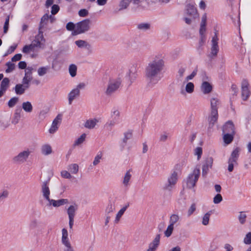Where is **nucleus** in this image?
I'll list each match as a JSON object with an SVG mask.
<instances>
[{
    "mask_svg": "<svg viewBox=\"0 0 251 251\" xmlns=\"http://www.w3.org/2000/svg\"><path fill=\"white\" fill-rule=\"evenodd\" d=\"M164 67V61L162 59H156L148 64L146 68L145 75L149 84H155L161 79L160 74Z\"/></svg>",
    "mask_w": 251,
    "mask_h": 251,
    "instance_id": "nucleus-1",
    "label": "nucleus"
},
{
    "mask_svg": "<svg viewBox=\"0 0 251 251\" xmlns=\"http://www.w3.org/2000/svg\"><path fill=\"white\" fill-rule=\"evenodd\" d=\"M200 176V169L199 168H196L186 178L187 188L190 189L194 187Z\"/></svg>",
    "mask_w": 251,
    "mask_h": 251,
    "instance_id": "nucleus-2",
    "label": "nucleus"
},
{
    "mask_svg": "<svg viewBox=\"0 0 251 251\" xmlns=\"http://www.w3.org/2000/svg\"><path fill=\"white\" fill-rule=\"evenodd\" d=\"M89 19H85L76 24L75 29L73 32V35H76L87 31L90 28Z\"/></svg>",
    "mask_w": 251,
    "mask_h": 251,
    "instance_id": "nucleus-3",
    "label": "nucleus"
},
{
    "mask_svg": "<svg viewBox=\"0 0 251 251\" xmlns=\"http://www.w3.org/2000/svg\"><path fill=\"white\" fill-rule=\"evenodd\" d=\"M239 148H236L232 151L231 153L230 156L228 160V171L230 172L233 171L234 166L237 165V160L239 156Z\"/></svg>",
    "mask_w": 251,
    "mask_h": 251,
    "instance_id": "nucleus-4",
    "label": "nucleus"
},
{
    "mask_svg": "<svg viewBox=\"0 0 251 251\" xmlns=\"http://www.w3.org/2000/svg\"><path fill=\"white\" fill-rule=\"evenodd\" d=\"M41 216V212L37 210H34L30 216V221L29 224L30 229H34L39 227L41 222L36 218H39Z\"/></svg>",
    "mask_w": 251,
    "mask_h": 251,
    "instance_id": "nucleus-5",
    "label": "nucleus"
},
{
    "mask_svg": "<svg viewBox=\"0 0 251 251\" xmlns=\"http://www.w3.org/2000/svg\"><path fill=\"white\" fill-rule=\"evenodd\" d=\"M121 82L122 81L120 78L109 81L105 92L106 94L110 96L117 91L120 87Z\"/></svg>",
    "mask_w": 251,
    "mask_h": 251,
    "instance_id": "nucleus-6",
    "label": "nucleus"
},
{
    "mask_svg": "<svg viewBox=\"0 0 251 251\" xmlns=\"http://www.w3.org/2000/svg\"><path fill=\"white\" fill-rule=\"evenodd\" d=\"M177 179V173L176 171H174L170 176L168 177L167 183L164 185L163 189L171 191L176 183Z\"/></svg>",
    "mask_w": 251,
    "mask_h": 251,
    "instance_id": "nucleus-7",
    "label": "nucleus"
},
{
    "mask_svg": "<svg viewBox=\"0 0 251 251\" xmlns=\"http://www.w3.org/2000/svg\"><path fill=\"white\" fill-rule=\"evenodd\" d=\"M249 86V83L248 81L246 79H244L241 83V96L244 101L247 100L250 95Z\"/></svg>",
    "mask_w": 251,
    "mask_h": 251,
    "instance_id": "nucleus-8",
    "label": "nucleus"
},
{
    "mask_svg": "<svg viewBox=\"0 0 251 251\" xmlns=\"http://www.w3.org/2000/svg\"><path fill=\"white\" fill-rule=\"evenodd\" d=\"M112 120L106 123L109 126H114L120 122V112L118 110L113 108L111 112Z\"/></svg>",
    "mask_w": 251,
    "mask_h": 251,
    "instance_id": "nucleus-9",
    "label": "nucleus"
},
{
    "mask_svg": "<svg viewBox=\"0 0 251 251\" xmlns=\"http://www.w3.org/2000/svg\"><path fill=\"white\" fill-rule=\"evenodd\" d=\"M30 153V152L28 150L21 152L13 158V161L16 163H23L26 160Z\"/></svg>",
    "mask_w": 251,
    "mask_h": 251,
    "instance_id": "nucleus-10",
    "label": "nucleus"
},
{
    "mask_svg": "<svg viewBox=\"0 0 251 251\" xmlns=\"http://www.w3.org/2000/svg\"><path fill=\"white\" fill-rule=\"evenodd\" d=\"M223 133H230L235 134V126L231 121H228L223 126Z\"/></svg>",
    "mask_w": 251,
    "mask_h": 251,
    "instance_id": "nucleus-11",
    "label": "nucleus"
},
{
    "mask_svg": "<svg viewBox=\"0 0 251 251\" xmlns=\"http://www.w3.org/2000/svg\"><path fill=\"white\" fill-rule=\"evenodd\" d=\"M62 116L61 114H58L55 118L53 120L51 127L49 129V132L53 134L58 129L59 124L62 120Z\"/></svg>",
    "mask_w": 251,
    "mask_h": 251,
    "instance_id": "nucleus-12",
    "label": "nucleus"
},
{
    "mask_svg": "<svg viewBox=\"0 0 251 251\" xmlns=\"http://www.w3.org/2000/svg\"><path fill=\"white\" fill-rule=\"evenodd\" d=\"M49 180L43 182L42 185V192L43 197L47 200H50V190L48 186Z\"/></svg>",
    "mask_w": 251,
    "mask_h": 251,
    "instance_id": "nucleus-13",
    "label": "nucleus"
},
{
    "mask_svg": "<svg viewBox=\"0 0 251 251\" xmlns=\"http://www.w3.org/2000/svg\"><path fill=\"white\" fill-rule=\"evenodd\" d=\"M218 118V112H211L210 115L208 118L209 123L208 128H212L215 123L217 121Z\"/></svg>",
    "mask_w": 251,
    "mask_h": 251,
    "instance_id": "nucleus-14",
    "label": "nucleus"
},
{
    "mask_svg": "<svg viewBox=\"0 0 251 251\" xmlns=\"http://www.w3.org/2000/svg\"><path fill=\"white\" fill-rule=\"evenodd\" d=\"M48 201L49 202L50 205H52L54 207H59L67 203L68 202V200L67 199H64L57 201L50 199V200Z\"/></svg>",
    "mask_w": 251,
    "mask_h": 251,
    "instance_id": "nucleus-15",
    "label": "nucleus"
},
{
    "mask_svg": "<svg viewBox=\"0 0 251 251\" xmlns=\"http://www.w3.org/2000/svg\"><path fill=\"white\" fill-rule=\"evenodd\" d=\"M186 13L188 15L195 17L197 14V8L191 4H188L186 6Z\"/></svg>",
    "mask_w": 251,
    "mask_h": 251,
    "instance_id": "nucleus-16",
    "label": "nucleus"
},
{
    "mask_svg": "<svg viewBox=\"0 0 251 251\" xmlns=\"http://www.w3.org/2000/svg\"><path fill=\"white\" fill-rule=\"evenodd\" d=\"M160 235L157 234L153 241L149 244L150 249L155 251L160 244Z\"/></svg>",
    "mask_w": 251,
    "mask_h": 251,
    "instance_id": "nucleus-17",
    "label": "nucleus"
},
{
    "mask_svg": "<svg viewBox=\"0 0 251 251\" xmlns=\"http://www.w3.org/2000/svg\"><path fill=\"white\" fill-rule=\"evenodd\" d=\"M201 89L204 94H208L212 91V86L208 82L204 81L201 84Z\"/></svg>",
    "mask_w": 251,
    "mask_h": 251,
    "instance_id": "nucleus-18",
    "label": "nucleus"
},
{
    "mask_svg": "<svg viewBox=\"0 0 251 251\" xmlns=\"http://www.w3.org/2000/svg\"><path fill=\"white\" fill-rule=\"evenodd\" d=\"M80 95V90L78 89H74L72 90L68 95L69 103L71 104L72 101L76 97L79 96Z\"/></svg>",
    "mask_w": 251,
    "mask_h": 251,
    "instance_id": "nucleus-19",
    "label": "nucleus"
},
{
    "mask_svg": "<svg viewBox=\"0 0 251 251\" xmlns=\"http://www.w3.org/2000/svg\"><path fill=\"white\" fill-rule=\"evenodd\" d=\"M220 103V100L217 98H212L210 101L211 112H218L217 105Z\"/></svg>",
    "mask_w": 251,
    "mask_h": 251,
    "instance_id": "nucleus-20",
    "label": "nucleus"
},
{
    "mask_svg": "<svg viewBox=\"0 0 251 251\" xmlns=\"http://www.w3.org/2000/svg\"><path fill=\"white\" fill-rule=\"evenodd\" d=\"M129 203L128 202L122 208H121L116 215V217L115 220V223H118L120 221V218L123 216L126 209L129 207Z\"/></svg>",
    "mask_w": 251,
    "mask_h": 251,
    "instance_id": "nucleus-21",
    "label": "nucleus"
},
{
    "mask_svg": "<svg viewBox=\"0 0 251 251\" xmlns=\"http://www.w3.org/2000/svg\"><path fill=\"white\" fill-rule=\"evenodd\" d=\"M223 138L224 143L226 145H228L233 141L235 134L230 133H223Z\"/></svg>",
    "mask_w": 251,
    "mask_h": 251,
    "instance_id": "nucleus-22",
    "label": "nucleus"
},
{
    "mask_svg": "<svg viewBox=\"0 0 251 251\" xmlns=\"http://www.w3.org/2000/svg\"><path fill=\"white\" fill-rule=\"evenodd\" d=\"M98 122L96 119L88 120L86 121L84 126L88 129H92L94 128Z\"/></svg>",
    "mask_w": 251,
    "mask_h": 251,
    "instance_id": "nucleus-23",
    "label": "nucleus"
},
{
    "mask_svg": "<svg viewBox=\"0 0 251 251\" xmlns=\"http://www.w3.org/2000/svg\"><path fill=\"white\" fill-rule=\"evenodd\" d=\"M129 78L130 79L131 83L135 80L137 77V74L135 67H131L129 70L128 74Z\"/></svg>",
    "mask_w": 251,
    "mask_h": 251,
    "instance_id": "nucleus-24",
    "label": "nucleus"
},
{
    "mask_svg": "<svg viewBox=\"0 0 251 251\" xmlns=\"http://www.w3.org/2000/svg\"><path fill=\"white\" fill-rule=\"evenodd\" d=\"M22 108L27 113H30L33 110L32 105L29 101L24 102L22 103Z\"/></svg>",
    "mask_w": 251,
    "mask_h": 251,
    "instance_id": "nucleus-25",
    "label": "nucleus"
},
{
    "mask_svg": "<svg viewBox=\"0 0 251 251\" xmlns=\"http://www.w3.org/2000/svg\"><path fill=\"white\" fill-rule=\"evenodd\" d=\"M41 152L45 155H47L52 152V149L50 145L46 144L42 146L41 148Z\"/></svg>",
    "mask_w": 251,
    "mask_h": 251,
    "instance_id": "nucleus-26",
    "label": "nucleus"
},
{
    "mask_svg": "<svg viewBox=\"0 0 251 251\" xmlns=\"http://www.w3.org/2000/svg\"><path fill=\"white\" fill-rule=\"evenodd\" d=\"M15 92L17 95H22L25 93L26 88L21 84H17L15 87Z\"/></svg>",
    "mask_w": 251,
    "mask_h": 251,
    "instance_id": "nucleus-27",
    "label": "nucleus"
},
{
    "mask_svg": "<svg viewBox=\"0 0 251 251\" xmlns=\"http://www.w3.org/2000/svg\"><path fill=\"white\" fill-rule=\"evenodd\" d=\"M49 20V16L48 14H45L41 18V21L39 24V28L42 29L45 25H46Z\"/></svg>",
    "mask_w": 251,
    "mask_h": 251,
    "instance_id": "nucleus-28",
    "label": "nucleus"
},
{
    "mask_svg": "<svg viewBox=\"0 0 251 251\" xmlns=\"http://www.w3.org/2000/svg\"><path fill=\"white\" fill-rule=\"evenodd\" d=\"M75 44L79 48L84 47L88 49L91 48V45L84 40H77L75 42Z\"/></svg>",
    "mask_w": 251,
    "mask_h": 251,
    "instance_id": "nucleus-29",
    "label": "nucleus"
},
{
    "mask_svg": "<svg viewBox=\"0 0 251 251\" xmlns=\"http://www.w3.org/2000/svg\"><path fill=\"white\" fill-rule=\"evenodd\" d=\"M137 28L140 30L147 31L151 28V25L149 23H142L137 25Z\"/></svg>",
    "mask_w": 251,
    "mask_h": 251,
    "instance_id": "nucleus-30",
    "label": "nucleus"
},
{
    "mask_svg": "<svg viewBox=\"0 0 251 251\" xmlns=\"http://www.w3.org/2000/svg\"><path fill=\"white\" fill-rule=\"evenodd\" d=\"M131 170H129L126 171L123 181V183L125 186H127L129 184V181L131 177V175L130 174Z\"/></svg>",
    "mask_w": 251,
    "mask_h": 251,
    "instance_id": "nucleus-31",
    "label": "nucleus"
},
{
    "mask_svg": "<svg viewBox=\"0 0 251 251\" xmlns=\"http://www.w3.org/2000/svg\"><path fill=\"white\" fill-rule=\"evenodd\" d=\"M77 209V206L76 205L75 208L74 205H70L67 210V213L68 214L69 218H74L75 216V212Z\"/></svg>",
    "mask_w": 251,
    "mask_h": 251,
    "instance_id": "nucleus-32",
    "label": "nucleus"
},
{
    "mask_svg": "<svg viewBox=\"0 0 251 251\" xmlns=\"http://www.w3.org/2000/svg\"><path fill=\"white\" fill-rule=\"evenodd\" d=\"M219 50L218 45H212L211 54L209 55V57L212 58L213 57L216 56L219 51Z\"/></svg>",
    "mask_w": 251,
    "mask_h": 251,
    "instance_id": "nucleus-33",
    "label": "nucleus"
},
{
    "mask_svg": "<svg viewBox=\"0 0 251 251\" xmlns=\"http://www.w3.org/2000/svg\"><path fill=\"white\" fill-rule=\"evenodd\" d=\"M212 211L210 210L204 214V215L203 216V217L202 218V225H203L204 226H206V225H208L210 217L212 214Z\"/></svg>",
    "mask_w": 251,
    "mask_h": 251,
    "instance_id": "nucleus-34",
    "label": "nucleus"
},
{
    "mask_svg": "<svg viewBox=\"0 0 251 251\" xmlns=\"http://www.w3.org/2000/svg\"><path fill=\"white\" fill-rule=\"evenodd\" d=\"M9 79L7 77L3 78L0 84V88L2 90L6 91L9 84Z\"/></svg>",
    "mask_w": 251,
    "mask_h": 251,
    "instance_id": "nucleus-35",
    "label": "nucleus"
},
{
    "mask_svg": "<svg viewBox=\"0 0 251 251\" xmlns=\"http://www.w3.org/2000/svg\"><path fill=\"white\" fill-rule=\"evenodd\" d=\"M69 72L72 77H75L76 75L77 67L75 64H71L69 67Z\"/></svg>",
    "mask_w": 251,
    "mask_h": 251,
    "instance_id": "nucleus-36",
    "label": "nucleus"
},
{
    "mask_svg": "<svg viewBox=\"0 0 251 251\" xmlns=\"http://www.w3.org/2000/svg\"><path fill=\"white\" fill-rule=\"evenodd\" d=\"M32 78L27 77L24 76L22 79V85L26 89H28L30 87V82L31 81Z\"/></svg>",
    "mask_w": 251,
    "mask_h": 251,
    "instance_id": "nucleus-37",
    "label": "nucleus"
},
{
    "mask_svg": "<svg viewBox=\"0 0 251 251\" xmlns=\"http://www.w3.org/2000/svg\"><path fill=\"white\" fill-rule=\"evenodd\" d=\"M220 247V241L218 240L215 239L211 243L210 247L211 251L217 250Z\"/></svg>",
    "mask_w": 251,
    "mask_h": 251,
    "instance_id": "nucleus-38",
    "label": "nucleus"
},
{
    "mask_svg": "<svg viewBox=\"0 0 251 251\" xmlns=\"http://www.w3.org/2000/svg\"><path fill=\"white\" fill-rule=\"evenodd\" d=\"M20 118L21 115L20 112H19L18 110H16L12 120V123L14 125L17 124L19 122Z\"/></svg>",
    "mask_w": 251,
    "mask_h": 251,
    "instance_id": "nucleus-39",
    "label": "nucleus"
},
{
    "mask_svg": "<svg viewBox=\"0 0 251 251\" xmlns=\"http://www.w3.org/2000/svg\"><path fill=\"white\" fill-rule=\"evenodd\" d=\"M179 220V217L177 214H172L170 216L169 223L170 225L174 226V225Z\"/></svg>",
    "mask_w": 251,
    "mask_h": 251,
    "instance_id": "nucleus-40",
    "label": "nucleus"
},
{
    "mask_svg": "<svg viewBox=\"0 0 251 251\" xmlns=\"http://www.w3.org/2000/svg\"><path fill=\"white\" fill-rule=\"evenodd\" d=\"M130 0H122L119 4V10L126 9L129 5Z\"/></svg>",
    "mask_w": 251,
    "mask_h": 251,
    "instance_id": "nucleus-41",
    "label": "nucleus"
},
{
    "mask_svg": "<svg viewBox=\"0 0 251 251\" xmlns=\"http://www.w3.org/2000/svg\"><path fill=\"white\" fill-rule=\"evenodd\" d=\"M115 209L114 204H113L111 201L108 204L105 209V214L110 215Z\"/></svg>",
    "mask_w": 251,
    "mask_h": 251,
    "instance_id": "nucleus-42",
    "label": "nucleus"
},
{
    "mask_svg": "<svg viewBox=\"0 0 251 251\" xmlns=\"http://www.w3.org/2000/svg\"><path fill=\"white\" fill-rule=\"evenodd\" d=\"M5 65L7 67V68L5 70L6 73L12 72L15 68V64L11 63L10 61L7 62Z\"/></svg>",
    "mask_w": 251,
    "mask_h": 251,
    "instance_id": "nucleus-43",
    "label": "nucleus"
},
{
    "mask_svg": "<svg viewBox=\"0 0 251 251\" xmlns=\"http://www.w3.org/2000/svg\"><path fill=\"white\" fill-rule=\"evenodd\" d=\"M247 218V215L245 213V212L242 211L240 212V214L238 216V220L241 224H244L246 222Z\"/></svg>",
    "mask_w": 251,
    "mask_h": 251,
    "instance_id": "nucleus-44",
    "label": "nucleus"
},
{
    "mask_svg": "<svg viewBox=\"0 0 251 251\" xmlns=\"http://www.w3.org/2000/svg\"><path fill=\"white\" fill-rule=\"evenodd\" d=\"M19 101V98L18 97L12 98L8 102V106L9 107H14Z\"/></svg>",
    "mask_w": 251,
    "mask_h": 251,
    "instance_id": "nucleus-45",
    "label": "nucleus"
},
{
    "mask_svg": "<svg viewBox=\"0 0 251 251\" xmlns=\"http://www.w3.org/2000/svg\"><path fill=\"white\" fill-rule=\"evenodd\" d=\"M174 226L169 224L167 228V229L164 232L165 236L169 237L172 235L174 230Z\"/></svg>",
    "mask_w": 251,
    "mask_h": 251,
    "instance_id": "nucleus-46",
    "label": "nucleus"
},
{
    "mask_svg": "<svg viewBox=\"0 0 251 251\" xmlns=\"http://www.w3.org/2000/svg\"><path fill=\"white\" fill-rule=\"evenodd\" d=\"M86 135L85 133L82 134L75 142V146H78L82 144L85 140Z\"/></svg>",
    "mask_w": 251,
    "mask_h": 251,
    "instance_id": "nucleus-47",
    "label": "nucleus"
},
{
    "mask_svg": "<svg viewBox=\"0 0 251 251\" xmlns=\"http://www.w3.org/2000/svg\"><path fill=\"white\" fill-rule=\"evenodd\" d=\"M185 90L188 93H192L194 90V85L192 82H188L185 87Z\"/></svg>",
    "mask_w": 251,
    "mask_h": 251,
    "instance_id": "nucleus-48",
    "label": "nucleus"
},
{
    "mask_svg": "<svg viewBox=\"0 0 251 251\" xmlns=\"http://www.w3.org/2000/svg\"><path fill=\"white\" fill-rule=\"evenodd\" d=\"M32 44L33 45V47L35 48H43V47H42V45H43V43L41 42L39 39L38 38V37L35 36V39L32 42Z\"/></svg>",
    "mask_w": 251,
    "mask_h": 251,
    "instance_id": "nucleus-49",
    "label": "nucleus"
},
{
    "mask_svg": "<svg viewBox=\"0 0 251 251\" xmlns=\"http://www.w3.org/2000/svg\"><path fill=\"white\" fill-rule=\"evenodd\" d=\"M33 70V68L32 67H27L25 70V77L32 78V71Z\"/></svg>",
    "mask_w": 251,
    "mask_h": 251,
    "instance_id": "nucleus-50",
    "label": "nucleus"
},
{
    "mask_svg": "<svg viewBox=\"0 0 251 251\" xmlns=\"http://www.w3.org/2000/svg\"><path fill=\"white\" fill-rule=\"evenodd\" d=\"M49 69V67H42L38 69V74L40 76H43L45 75L47 73Z\"/></svg>",
    "mask_w": 251,
    "mask_h": 251,
    "instance_id": "nucleus-51",
    "label": "nucleus"
},
{
    "mask_svg": "<svg viewBox=\"0 0 251 251\" xmlns=\"http://www.w3.org/2000/svg\"><path fill=\"white\" fill-rule=\"evenodd\" d=\"M9 195V192L7 190H5L0 194V202L4 201Z\"/></svg>",
    "mask_w": 251,
    "mask_h": 251,
    "instance_id": "nucleus-52",
    "label": "nucleus"
},
{
    "mask_svg": "<svg viewBox=\"0 0 251 251\" xmlns=\"http://www.w3.org/2000/svg\"><path fill=\"white\" fill-rule=\"evenodd\" d=\"M132 137V131L131 130L128 131L127 132L124 133V138H123V141L125 144L127 143L128 139H130Z\"/></svg>",
    "mask_w": 251,
    "mask_h": 251,
    "instance_id": "nucleus-53",
    "label": "nucleus"
},
{
    "mask_svg": "<svg viewBox=\"0 0 251 251\" xmlns=\"http://www.w3.org/2000/svg\"><path fill=\"white\" fill-rule=\"evenodd\" d=\"M9 16H7L5 19L3 26V33H6L9 28Z\"/></svg>",
    "mask_w": 251,
    "mask_h": 251,
    "instance_id": "nucleus-54",
    "label": "nucleus"
},
{
    "mask_svg": "<svg viewBox=\"0 0 251 251\" xmlns=\"http://www.w3.org/2000/svg\"><path fill=\"white\" fill-rule=\"evenodd\" d=\"M71 172L73 174H76L78 171V166L76 164H73L70 166Z\"/></svg>",
    "mask_w": 251,
    "mask_h": 251,
    "instance_id": "nucleus-55",
    "label": "nucleus"
},
{
    "mask_svg": "<svg viewBox=\"0 0 251 251\" xmlns=\"http://www.w3.org/2000/svg\"><path fill=\"white\" fill-rule=\"evenodd\" d=\"M244 243L247 245L251 244V232H248L244 239Z\"/></svg>",
    "mask_w": 251,
    "mask_h": 251,
    "instance_id": "nucleus-56",
    "label": "nucleus"
},
{
    "mask_svg": "<svg viewBox=\"0 0 251 251\" xmlns=\"http://www.w3.org/2000/svg\"><path fill=\"white\" fill-rule=\"evenodd\" d=\"M223 200L222 196L220 194H217L213 199V202L215 204H218Z\"/></svg>",
    "mask_w": 251,
    "mask_h": 251,
    "instance_id": "nucleus-57",
    "label": "nucleus"
},
{
    "mask_svg": "<svg viewBox=\"0 0 251 251\" xmlns=\"http://www.w3.org/2000/svg\"><path fill=\"white\" fill-rule=\"evenodd\" d=\"M102 157V153L100 152L98 153L95 157L94 160L93 162V164L94 166L98 165L100 162V160Z\"/></svg>",
    "mask_w": 251,
    "mask_h": 251,
    "instance_id": "nucleus-58",
    "label": "nucleus"
},
{
    "mask_svg": "<svg viewBox=\"0 0 251 251\" xmlns=\"http://www.w3.org/2000/svg\"><path fill=\"white\" fill-rule=\"evenodd\" d=\"M213 163V158L212 157L208 158L205 161L203 166H207L208 168H211Z\"/></svg>",
    "mask_w": 251,
    "mask_h": 251,
    "instance_id": "nucleus-59",
    "label": "nucleus"
},
{
    "mask_svg": "<svg viewBox=\"0 0 251 251\" xmlns=\"http://www.w3.org/2000/svg\"><path fill=\"white\" fill-rule=\"evenodd\" d=\"M66 28L68 31H73L75 29V25L72 22L68 23L66 25Z\"/></svg>",
    "mask_w": 251,
    "mask_h": 251,
    "instance_id": "nucleus-60",
    "label": "nucleus"
},
{
    "mask_svg": "<svg viewBox=\"0 0 251 251\" xmlns=\"http://www.w3.org/2000/svg\"><path fill=\"white\" fill-rule=\"evenodd\" d=\"M197 68H196L190 75L185 78V81H188L189 80L192 79L197 75Z\"/></svg>",
    "mask_w": 251,
    "mask_h": 251,
    "instance_id": "nucleus-61",
    "label": "nucleus"
},
{
    "mask_svg": "<svg viewBox=\"0 0 251 251\" xmlns=\"http://www.w3.org/2000/svg\"><path fill=\"white\" fill-rule=\"evenodd\" d=\"M62 243L66 247V249L65 250H70L73 248L72 247L68 238L65 239L64 241L62 240Z\"/></svg>",
    "mask_w": 251,
    "mask_h": 251,
    "instance_id": "nucleus-62",
    "label": "nucleus"
},
{
    "mask_svg": "<svg viewBox=\"0 0 251 251\" xmlns=\"http://www.w3.org/2000/svg\"><path fill=\"white\" fill-rule=\"evenodd\" d=\"M60 9L59 6L57 4H53L51 7V13L52 15L57 14Z\"/></svg>",
    "mask_w": 251,
    "mask_h": 251,
    "instance_id": "nucleus-63",
    "label": "nucleus"
},
{
    "mask_svg": "<svg viewBox=\"0 0 251 251\" xmlns=\"http://www.w3.org/2000/svg\"><path fill=\"white\" fill-rule=\"evenodd\" d=\"M17 45H14L13 46H11L9 47V48L7 50L6 52L4 55V56H7L8 54H10L14 51V50L17 48Z\"/></svg>",
    "mask_w": 251,
    "mask_h": 251,
    "instance_id": "nucleus-64",
    "label": "nucleus"
}]
</instances>
